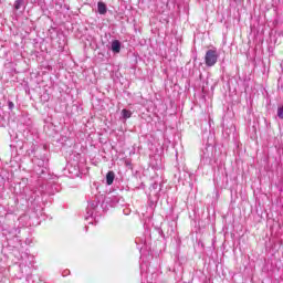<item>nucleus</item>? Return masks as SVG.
Returning <instances> with one entry per match:
<instances>
[{
    "label": "nucleus",
    "mask_w": 283,
    "mask_h": 283,
    "mask_svg": "<svg viewBox=\"0 0 283 283\" xmlns=\"http://www.w3.org/2000/svg\"><path fill=\"white\" fill-rule=\"evenodd\" d=\"M91 209H96L98 207V201H93L90 203Z\"/></svg>",
    "instance_id": "obj_8"
},
{
    "label": "nucleus",
    "mask_w": 283,
    "mask_h": 283,
    "mask_svg": "<svg viewBox=\"0 0 283 283\" xmlns=\"http://www.w3.org/2000/svg\"><path fill=\"white\" fill-rule=\"evenodd\" d=\"M97 10L99 14H106L107 13V6L103 2L97 3Z\"/></svg>",
    "instance_id": "obj_4"
},
{
    "label": "nucleus",
    "mask_w": 283,
    "mask_h": 283,
    "mask_svg": "<svg viewBox=\"0 0 283 283\" xmlns=\"http://www.w3.org/2000/svg\"><path fill=\"white\" fill-rule=\"evenodd\" d=\"M21 6H23V0H15L14 10H21Z\"/></svg>",
    "instance_id": "obj_6"
},
{
    "label": "nucleus",
    "mask_w": 283,
    "mask_h": 283,
    "mask_svg": "<svg viewBox=\"0 0 283 283\" xmlns=\"http://www.w3.org/2000/svg\"><path fill=\"white\" fill-rule=\"evenodd\" d=\"M277 116H279V118L283 119V106H280L277 108Z\"/></svg>",
    "instance_id": "obj_7"
},
{
    "label": "nucleus",
    "mask_w": 283,
    "mask_h": 283,
    "mask_svg": "<svg viewBox=\"0 0 283 283\" xmlns=\"http://www.w3.org/2000/svg\"><path fill=\"white\" fill-rule=\"evenodd\" d=\"M114 178H116L114 171H108L106 175V185H114Z\"/></svg>",
    "instance_id": "obj_3"
},
{
    "label": "nucleus",
    "mask_w": 283,
    "mask_h": 283,
    "mask_svg": "<svg viewBox=\"0 0 283 283\" xmlns=\"http://www.w3.org/2000/svg\"><path fill=\"white\" fill-rule=\"evenodd\" d=\"M201 158H203V160L205 158L206 160L209 159L210 158L209 153H203V155H201Z\"/></svg>",
    "instance_id": "obj_9"
},
{
    "label": "nucleus",
    "mask_w": 283,
    "mask_h": 283,
    "mask_svg": "<svg viewBox=\"0 0 283 283\" xmlns=\"http://www.w3.org/2000/svg\"><path fill=\"white\" fill-rule=\"evenodd\" d=\"M8 107H9V109H14V103L8 102Z\"/></svg>",
    "instance_id": "obj_10"
},
{
    "label": "nucleus",
    "mask_w": 283,
    "mask_h": 283,
    "mask_svg": "<svg viewBox=\"0 0 283 283\" xmlns=\"http://www.w3.org/2000/svg\"><path fill=\"white\" fill-rule=\"evenodd\" d=\"M218 56L219 55L217 50H212V49L208 50L205 56L207 67H213V65L218 63Z\"/></svg>",
    "instance_id": "obj_1"
},
{
    "label": "nucleus",
    "mask_w": 283,
    "mask_h": 283,
    "mask_svg": "<svg viewBox=\"0 0 283 283\" xmlns=\"http://www.w3.org/2000/svg\"><path fill=\"white\" fill-rule=\"evenodd\" d=\"M111 50L112 52H114L115 54L120 53V41L118 40H114L111 44Z\"/></svg>",
    "instance_id": "obj_2"
},
{
    "label": "nucleus",
    "mask_w": 283,
    "mask_h": 283,
    "mask_svg": "<svg viewBox=\"0 0 283 283\" xmlns=\"http://www.w3.org/2000/svg\"><path fill=\"white\" fill-rule=\"evenodd\" d=\"M123 118H132V112L127 109L122 111Z\"/></svg>",
    "instance_id": "obj_5"
}]
</instances>
